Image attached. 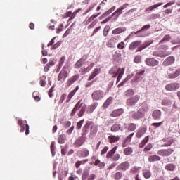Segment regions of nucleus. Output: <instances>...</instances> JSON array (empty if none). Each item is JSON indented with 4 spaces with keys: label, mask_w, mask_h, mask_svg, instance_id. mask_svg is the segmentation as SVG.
I'll list each match as a JSON object with an SVG mask.
<instances>
[{
    "label": "nucleus",
    "mask_w": 180,
    "mask_h": 180,
    "mask_svg": "<svg viewBox=\"0 0 180 180\" xmlns=\"http://www.w3.org/2000/svg\"><path fill=\"white\" fill-rule=\"evenodd\" d=\"M150 43L148 42H145L142 46H139L136 51H141V50H144V49H147L148 46H150Z\"/></svg>",
    "instance_id": "3c124183"
},
{
    "label": "nucleus",
    "mask_w": 180,
    "mask_h": 180,
    "mask_svg": "<svg viewBox=\"0 0 180 180\" xmlns=\"http://www.w3.org/2000/svg\"><path fill=\"white\" fill-rule=\"evenodd\" d=\"M84 105V102H82V100H79L75 105L73 109L72 110V112H70V116L72 117L75 116L77 112H77L78 117H82L84 115H85V110H86V107L82 106Z\"/></svg>",
    "instance_id": "f257e3e1"
},
{
    "label": "nucleus",
    "mask_w": 180,
    "mask_h": 180,
    "mask_svg": "<svg viewBox=\"0 0 180 180\" xmlns=\"http://www.w3.org/2000/svg\"><path fill=\"white\" fill-rule=\"evenodd\" d=\"M99 15H101V13H98L97 14H93L87 20V22H92V20H94V19H95L96 18H98V16H99Z\"/></svg>",
    "instance_id": "680f3d73"
},
{
    "label": "nucleus",
    "mask_w": 180,
    "mask_h": 180,
    "mask_svg": "<svg viewBox=\"0 0 180 180\" xmlns=\"http://www.w3.org/2000/svg\"><path fill=\"white\" fill-rule=\"evenodd\" d=\"M119 71H120V68H117V66H114L110 70L109 74L110 75H113V74H119Z\"/></svg>",
    "instance_id": "4c0bfd02"
},
{
    "label": "nucleus",
    "mask_w": 180,
    "mask_h": 180,
    "mask_svg": "<svg viewBox=\"0 0 180 180\" xmlns=\"http://www.w3.org/2000/svg\"><path fill=\"white\" fill-rule=\"evenodd\" d=\"M124 155H131L133 154V148L131 147H127L124 150Z\"/></svg>",
    "instance_id": "c03bdc74"
},
{
    "label": "nucleus",
    "mask_w": 180,
    "mask_h": 180,
    "mask_svg": "<svg viewBox=\"0 0 180 180\" xmlns=\"http://www.w3.org/2000/svg\"><path fill=\"white\" fill-rule=\"evenodd\" d=\"M122 129V125L120 124L115 123L111 127V131L113 133H116L117 131H119Z\"/></svg>",
    "instance_id": "2f4dec72"
},
{
    "label": "nucleus",
    "mask_w": 180,
    "mask_h": 180,
    "mask_svg": "<svg viewBox=\"0 0 180 180\" xmlns=\"http://www.w3.org/2000/svg\"><path fill=\"white\" fill-rule=\"evenodd\" d=\"M109 143H117L120 140V137L116 136L115 135H110L108 136Z\"/></svg>",
    "instance_id": "72a5a7b5"
},
{
    "label": "nucleus",
    "mask_w": 180,
    "mask_h": 180,
    "mask_svg": "<svg viewBox=\"0 0 180 180\" xmlns=\"http://www.w3.org/2000/svg\"><path fill=\"white\" fill-rule=\"evenodd\" d=\"M84 122H85V120L83 119L80 121H79L77 123V126H76V130H81V128L82 127V124H84Z\"/></svg>",
    "instance_id": "5fc2aeb1"
},
{
    "label": "nucleus",
    "mask_w": 180,
    "mask_h": 180,
    "mask_svg": "<svg viewBox=\"0 0 180 180\" xmlns=\"http://www.w3.org/2000/svg\"><path fill=\"white\" fill-rule=\"evenodd\" d=\"M79 77H80V75L77 74L69 78L66 82V87L70 88V86H71V85H72L74 82H76V81H78L79 79Z\"/></svg>",
    "instance_id": "9b49d317"
},
{
    "label": "nucleus",
    "mask_w": 180,
    "mask_h": 180,
    "mask_svg": "<svg viewBox=\"0 0 180 180\" xmlns=\"http://www.w3.org/2000/svg\"><path fill=\"white\" fill-rule=\"evenodd\" d=\"M109 30H110V27L109 25H106L103 31V34L104 37H106L108 36Z\"/></svg>",
    "instance_id": "603ef678"
},
{
    "label": "nucleus",
    "mask_w": 180,
    "mask_h": 180,
    "mask_svg": "<svg viewBox=\"0 0 180 180\" xmlns=\"http://www.w3.org/2000/svg\"><path fill=\"white\" fill-rule=\"evenodd\" d=\"M78 89H79V86H77L73 91L69 93L66 102H70L71 99H72V97L74 95H75V94H77V91H78Z\"/></svg>",
    "instance_id": "bb28decb"
},
{
    "label": "nucleus",
    "mask_w": 180,
    "mask_h": 180,
    "mask_svg": "<svg viewBox=\"0 0 180 180\" xmlns=\"http://www.w3.org/2000/svg\"><path fill=\"white\" fill-rule=\"evenodd\" d=\"M67 98V94H63L60 96V98L58 101V103H63L64 101H65V98Z\"/></svg>",
    "instance_id": "338daca9"
},
{
    "label": "nucleus",
    "mask_w": 180,
    "mask_h": 180,
    "mask_svg": "<svg viewBox=\"0 0 180 180\" xmlns=\"http://www.w3.org/2000/svg\"><path fill=\"white\" fill-rule=\"evenodd\" d=\"M51 151L53 157L56 155V147L54 146V142H51Z\"/></svg>",
    "instance_id": "bf43d9fd"
},
{
    "label": "nucleus",
    "mask_w": 180,
    "mask_h": 180,
    "mask_svg": "<svg viewBox=\"0 0 180 180\" xmlns=\"http://www.w3.org/2000/svg\"><path fill=\"white\" fill-rule=\"evenodd\" d=\"M119 40H120V36L119 35L111 37L107 43V46L111 49L115 47V45L117 43V41H119Z\"/></svg>",
    "instance_id": "1a4fd4ad"
},
{
    "label": "nucleus",
    "mask_w": 180,
    "mask_h": 180,
    "mask_svg": "<svg viewBox=\"0 0 180 180\" xmlns=\"http://www.w3.org/2000/svg\"><path fill=\"white\" fill-rule=\"evenodd\" d=\"M67 77H68V72L65 70V68H63L58 75V81L63 84L67 79Z\"/></svg>",
    "instance_id": "0eeeda50"
},
{
    "label": "nucleus",
    "mask_w": 180,
    "mask_h": 180,
    "mask_svg": "<svg viewBox=\"0 0 180 180\" xmlns=\"http://www.w3.org/2000/svg\"><path fill=\"white\" fill-rule=\"evenodd\" d=\"M123 32H126V27H118L115 28L112 31V34H120V33H123Z\"/></svg>",
    "instance_id": "c85d7f7f"
},
{
    "label": "nucleus",
    "mask_w": 180,
    "mask_h": 180,
    "mask_svg": "<svg viewBox=\"0 0 180 180\" xmlns=\"http://www.w3.org/2000/svg\"><path fill=\"white\" fill-rule=\"evenodd\" d=\"M113 102V97H109L103 103V106L106 109V108H109L110 106V103Z\"/></svg>",
    "instance_id": "ea45409f"
},
{
    "label": "nucleus",
    "mask_w": 180,
    "mask_h": 180,
    "mask_svg": "<svg viewBox=\"0 0 180 180\" xmlns=\"http://www.w3.org/2000/svg\"><path fill=\"white\" fill-rule=\"evenodd\" d=\"M144 116H146V114L143 112H142L141 110H139L136 112H131V117L134 120H139V119H143Z\"/></svg>",
    "instance_id": "6e6552de"
},
{
    "label": "nucleus",
    "mask_w": 180,
    "mask_h": 180,
    "mask_svg": "<svg viewBox=\"0 0 180 180\" xmlns=\"http://www.w3.org/2000/svg\"><path fill=\"white\" fill-rule=\"evenodd\" d=\"M166 143H165L162 147H169L172 143H174V139H171V138H168L167 139H165Z\"/></svg>",
    "instance_id": "de8ad7c7"
},
{
    "label": "nucleus",
    "mask_w": 180,
    "mask_h": 180,
    "mask_svg": "<svg viewBox=\"0 0 180 180\" xmlns=\"http://www.w3.org/2000/svg\"><path fill=\"white\" fill-rule=\"evenodd\" d=\"M116 150H117V146H115L111 150H110L107 155L106 158H111L112 161H119L120 159V155L119 153L115 154L116 153Z\"/></svg>",
    "instance_id": "f03ea898"
},
{
    "label": "nucleus",
    "mask_w": 180,
    "mask_h": 180,
    "mask_svg": "<svg viewBox=\"0 0 180 180\" xmlns=\"http://www.w3.org/2000/svg\"><path fill=\"white\" fill-rule=\"evenodd\" d=\"M174 153V149L167 148V149H161L158 151V155L161 157H169L171 154Z\"/></svg>",
    "instance_id": "423d86ee"
},
{
    "label": "nucleus",
    "mask_w": 180,
    "mask_h": 180,
    "mask_svg": "<svg viewBox=\"0 0 180 180\" xmlns=\"http://www.w3.org/2000/svg\"><path fill=\"white\" fill-rule=\"evenodd\" d=\"M164 5V3H158V4H154L153 6H149L145 10V12H151V11H154V9H157L159 6Z\"/></svg>",
    "instance_id": "cd10ccee"
},
{
    "label": "nucleus",
    "mask_w": 180,
    "mask_h": 180,
    "mask_svg": "<svg viewBox=\"0 0 180 180\" xmlns=\"http://www.w3.org/2000/svg\"><path fill=\"white\" fill-rule=\"evenodd\" d=\"M134 63L139 64V63H141V56H136L134 58Z\"/></svg>",
    "instance_id": "774afa93"
},
{
    "label": "nucleus",
    "mask_w": 180,
    "mask_h": 180,
    "mask_svg": "<svg viewBox=\"0 0 180 180\" xmlns=\"http://www.w3.org/2000/svg\"><path fill=\"white\" fill-rule=\"evenodd\" d=\"M113 58L114 60H120L122 58V54L118 52H115Z\"/></svg>",
    "instance_id": "e2e57ef3"
},
{
    "label": "nucleus",
    "mask_w": 180,
    "mask_h": 180,
    "mask_svg": "<svg viewBox=\"0 0 180 180\" xmlns=\"http://www.w3.org/2000/svg\"><path fill=\"white\" fill-rule=\"evenodd\" d=\"M161 104L163 106H168V105H171V101L167 98H165V99L162 100Z\"/></svg>",
    "instance_id": "4d7b16f0"
},
{
    "label": "nucleus",
    "mask_w": 180,
    "mask_h": 180,
    "mask_svg": "<svg viewBox=\"0 0 180 180\" xmlns=\"http://www.w3.org/2000/svg\"><path fill=\"white\" fill-rule=\"evenodd\" d=\"M105 96V93L102 90H96L91 94L93 101H101Z\"/></svg>",
    "instance_id": "7ed1b4c3"
},
{
    "label": "nucleus",
    "mask_w": 180,
    "mask_h": 180,
    "mask_svg": "<svg viewBox=\"0 0 180 180\" xmlns=\"http://www.w3.org/2000/svg\"><path fill=\"white\" fill-rule=\"evenodd\" d=\"M145 63L149 67H155L160 64V62L154 58H148L146 59Z\"/></svg>",
    "instance_id": "f8f14e48"
},
{
    "label": "nucleus",
    "mask_w": 180,
    "mask_h": 180,
    "mask_svg": "<svg viewBox=\"0 0 180 180\" xmlns=\"http://www.w3.org/2000/svg\"><path fill=\"white\" fill-rule=\"evenodd\" d=\"M80 157L85 158L89 155V150L85 148L79 151Z\"/></svg>",
    "instance_id": "7c9ffc66"
},
{
    "label": "nucleus",
    "mask_w": 180,
    "mask_h": 180,
    "mask_svg": "<svg viewBox=\"0 0 180 180\" xmlns=\"http://www.w3.org/2000/svg\"><path fill=\"white\" fill-rule=\"evenodd\" d=\"M153 56H154L155 57L164 58V57H167V56H168V54L165 53L164 52H161V51H154L153 53Z\"/></svg>",
    "instance_id": "58836bf2"
},
{
    "label": "nucleus",
    "mask_w": 180,
    "mask_h": 180,
    "mask_svg": "<svg viewBox=\"0 0 180 180\" xmlns=\"http://www.w3.org/2000/svg\"><path fill=\"white\" fill-rule=\"evenodd\" d=\"M88 178H89V172L86 170L82 174V180H86Z\"/></svg>",
    "instance_id": "6e6d98bb"
},
{
    "label": "nucleus",
    "mask_w": 180,
    "mask_h": 180,
    "mask_svg": "<svg viewBox=\"0 0 180 180\" xmlns=\"http://www.w3.org/2000/svg\"><path fill=\"white\" fill-rule=\"evenodd\" d=\"M65 139H67V136L65 135H59L58 138V143H59V144H64V143H65Z\"/></svg>",
    "instance_id": "79ce46f5"
},
{
    "label": "nucleus",
    "mask_w": 180,
    "mask_h": 180,
    "mask_svg": "<svg viewBox=\"0 0 180 180\" xmlns=\"http://www.w3.org/2000/svg\"><path fill=\"white\" fill-rule=\"evenodd\" d=\"M179 75H180V68H178L175 70L174 72L169 73L168 78H169V79H174L175 78H178Z\"/></svg>",
    "instance_id": "5701e85b"
},
{
    "label": "nucleus",
    "mask_w": 180,
    "mask_h": 180,
    "mask_svg": "<svg viewBox=\"0 0 180 180\" xmlns=\"http://www.w3.org/2000/svg\"><path fill=\"white\" fill-rule=\"evenodd\" d=\"M130 167V163L128 161L120 163L117 167V171H127Z\"/></svg>",
    "instance_id": "ddd939ff"
},
{
    "label": "nucleus",
    "mask_w": 180,
    "mask_h": 180,
    "mask_svg": "<svg viewBox=\"0 0 180 180\" xmlns=\"http://www.w3.org/2000/svg\"><path fill=\"white\" fill-rule=\"evenodd\" d=\"M149 162H154V161H161V157L157 155H153L148 157Z\"/></svg>",
    "instance_id": "c756f323"
},
{
    "label": "nucleus",
    "mask_w": 180,
    "mask_h": 180,
    "mask_svg": "<svg viewBox=\"0 0 180 180\" xmlns=\"http://www.w3.org/2000/svg\"><path fill=\"white\" fill-rule=\"evenodd\" d=\"M167 171H174L176 166L173 163H169L165 167Z\"/></svg>",
    "instance_id": "37998d69"
},
{
    "label": "nucleus",
    "mask_w": 180,
    "mask_h": 180,
    "mask_svg": "<svg viewBox=\"0 0 180 180\" xmlns=\"http://www.w3.org/2000/svg\"><path fill=\"white\" fill-rule=\"evenodd\" d=\"M88 161H89V160L88 159H84L83 160H78L75 162V168H77V169H78V168H79V167H81V165H84V164H86V162H88Z\"/></svg>",
    "instance_id": "c9c22d12"
},
{
    "label": "nucleus",
    "mask_w": 180,
    "mask_h": 180,
    "mask_svg": "<svg viewBox=\"0 0 180 180\" xmlns=\"http://www.w3.org/2000/svg\"><path fill=\"white\" fill-rule=\"evenodd\" d=\"M141 110L144 113L145 112H148L150 110V107L147 103L143 104Z\"/></svg>",
    "instance_id": "864d4df0"
},
{
    "label": "nucleus",
    "mask_w": 180,
    "mask_h": 180,
    "mask_svg": "<svg viewBox=\"0 0 180 180\" xmlns=\"http://www.w3.org/2000/svg\"><path fill=\"white\" fill-rule=\"evenodd\" d=\"M134 95V90H133L132 89H129L125 91L124 93V96L126 98H131V96H133Z\"/></svg>",
    "instance_id": "e433bc0d"
},
{
    "label": "nucleus",
    "mask_w": 180,
    "mask_h": 180,
    "mask_svg": "<svg viewBox=\"0 0 180 180\" xmlns=\"http://www.w3.org/2000/svg\"><path fill=\"white\" fill-rule=\"evenodd\" d=\"M123 13L122 11L119 8H117L112 15L111 16H115V20L119 19V16Z\"/></svg>",
    "instance_id": "a19ab883"
},
{
    "label": "nucleus",
    "mask_w": 180,
    "mask_h": 180,
    "mask_svg": "<svg viewBox=\"0 0 180 180\" xmlns=\"http://www.w3.org/2000/svg\"><path fill=\"white\" fill-rule=\"evenodd\" d=\"M140 101V96L135 95L129 98H127L126 103L127 106H134Z\"/></svg>",
    "instance_id": "20e7f679"
},
{
    "label": "nucleus",
    "mask_w": 180,
    "mask_h": 180,
    "mask_svg": "<svg viewBox=\"0 0 180 180\" xmlns=\"http://www.w3.org/2000/svg\"><path fill=\"white\" fill-rule=\"evenodd\" d=\"M179 88H180V84L179 83H176V82L169 83L167 84L165 87L166 91H169L170 92L176 91L177 89H179Z\"/></svg>",
    "instance_id": "39448f33"
},
{
    "label": "nucleus",
    "mask_w": 180,
    "mask_h": 180,
    "mask_svg": "<svg viewBox=\"0 0 180 180\" xmlns=\"http://www.w3.org/2000/svg\"><path fill=\"white\" fill-rule=\"evenodd\" d=\"M169 40H171V36H169V34L165 35L163 39L160 41V44H161V43H162V41H169Z\"/></svg>",
    "instance_id": "0e129e2a"
},
{
    "label": "nucleus",
    "mask_w": 180,
    "mask_h": 180,
    "mask_svg": "<svg viewBox=\"0 0 180 180\" xmlns=\"http://www.w3.org/2000/svg\"><path fill=\"white\" fill-rule=\"evenodd\" d=\"M114 179L115 180H120L122 179V178H123V173L120 172H117L115 174H114Z\"/></svg>",
    "instance_id": "09e8293b"
},
{
    "label": "nucleus",
    "mask_w": 180,
    "mask_h": 180,
    "mask_svg": "<svg viewBox=\"0 0 180 180\" xmlns=\"http://www.w3.org/2000/svg\"><path fill=\"white\" fill-rule=\"evenodd\" d=\"M39 84L41 86H46V76L43 75L40 77Z\"/></svg>",
    "instance_id": "13d9d810"
},
{
    "label": "nucleus",
    "mask_w": 180,
    "mask_h": 180,
    "mask_svg": "<svg viewBox=\"0 0 180 180\" xmlns=\"http://www.w3.org/2000/svg\"><path fill=\"white\" fill-rule=\"evenodd\" d=\"M161 110H154L152 112V117L154 120H160L161 119Z\"/></svg>",
    "instance_id": "4be33fe9"
},
{
    "label": "nucleus",
    "mask_w": 180,
    "mask_h": 180,
    "mask_svg": "<svg viewBox=\"0 0 180 180\" xmlns=\"http://www.w3.org/2000/svg\"><path fill=\"white\" fill-rule=\"evenodd\" d=\"M94 65H95L94 63H91L90 65H88L86 68H81L80 72L82 75H85L87 72H89L92 68H94Z\"/></svg>",
    "instance_id": "412c9836"
},
{
    "label": "nucleus",
    "mask_w": 180,
    "mask_h": 180,
    "mask_svg": "<svg viewBox=\"0 0 180 180\" xmlns=\"http://www.w3.org/2000/svg\"><path fill=\"white\" fill-rule=\"evenodd\" d=\"M151 27V25L150 24L146 25L143 26L139 30L134 32V34H139V33H141V32H144L146 30H148Z\"/></svg>",
    "instance_id": "f704fd0d"
},
{
    "label": "nucleus",
    "mask_w": 180,
    "mask_h": 180,
    "mask_svg": "<svg viewBox=\"0 0 180 180\" xmlns=\"http://www.w3.org/2000/svg\"><path fill=\"white\" fill-rule=\"evenodd\" d=\"M153 148V144L152 143H148L143 149V153H147L150 151Z\"/></svg>",
    "instance_id": "052dcab7"
},
{
    "label": "nucleus",
    "mask_w": 180,
    "mask_h": 180,
    "mask_svg": "<svg viewBox=\"0 0 180 180\" xmlns=\"http://www.w3.org/2000/svg\"><path fill=\"white\" fill-rule=\"evenodd\" d=\"M131 75H129L127 76V77L121 82L118 84V88H120V86H123V85H124V84H126V82H127V81H129V79H131Z\"/></svg>",
    "instance_id": "49530a36"
},
{
    "label": "nucleus",
    "mask_w": 180,
    "mask_h": 180,
    "mask_svg": "<svg viewBox=\"0 0 180 180\" xmlns=\"http://www.w3.org/2000/svg\"><path fill=\"white\" fill-rule=\"evenodd\" d=\"M98 108V103H94L87 107L86 113L91 115Z\"/></svg>",
    "instance_id": "b1692460"
},
{
    "label": "nucleus",
    "mask_w": 180,
    "mask_h": 180,
    "mask_svg": "<svg viewBox=\"0 0 180 180\" xmlns=\"http://www.w3.org/2000/svg\"><path fill=\"white\" fill-rule=\"evenodd\" d=\"M153 174L151 173V171L149 169H143V176L146 179H150L151 178Z\"/></svg>",
    "instance_id": "473e14b6"
},
{
    "label": "nucleus",
    "mask_w": 180,
    "mask_h": 180,
    "mask_svg": "<svg viewBox=\"0 0 180 180\" xmlns=\"http://www.w3.org/2000/svg\"><path fill=\"white\" fill-rule=\"evenodd\" d=\"M146 131H147V128H146V127H142L139 128L137 130V132L136 134V137L137 139H141L142 136H144V134H146Z\"/></svg>",
    "instance_id": "6ab92c4d"
},
{
    "label": "nucleus",
    "mask_w": 180,
    "mask_h": 180,
    "mask_svg": "<svg viewBox=\"0 0 180 180\" xmlns=\"http://www.w3.org/2000/svg\"><path fill=\"white\" fill-rule=\"evenodd\" d=\"M91 124H92V121H86V124L82 129V137H85V136L89 133V128L91 127Z\"/></svg>",
    "instance_id": "9d476101"
},
{
    "label": "nucleus",
    "mask_w": 180,
    "mask_h": 180,
    "mask_svg": "<svg viewBox=\"0 0 180 180\" xmlns=\"http://www.w3.org/2000/svg\"><path fill=\"white\" fill-rule=\"evenodd\" d=\"M124 110L123 108L117 109L113 110L110 114V116L111 117H119V116H121V115H123Z\"/></svg>",
    "instance_id": "f3484780"
},
{
    "label": "nucleus",
    "mask_w": 180,
    "mask_h": 180,
    "mask_svg": "<svg viewBox=\"0 0 180 180\" xmlns=\"http://www.w3.org/2000/svg\"><path fill=\"white\" fill-rule=\"evenodd\" d=\"M32 96L36 102H40L41 98L39 96V91H34Z\"/></svg>",
    "instance_id": "8fccbe9b"
},
{
    "label": "nucleus",
    "mask_w": 180,
    "mask_h": 180,
    "mask_svg": "<svg viewBox=\"0 0 180 180\" xmlns=\"http://www.w3.org/2000/svg\"><path fill=\"white\" fill-rule=\"evenodd\" d=\"M99 74H101V68H94L93 70V72L89 77L88 81H92V79H94V78H95V77H97V75H99Z\"/></svg>",
    "instance_id": "a211bd4d"
},
{
    "label": "nucleus",
    "mask_w": 180,
    "mask_h": 180,
    "mask_svg": "<svg viewBox=\"0 0 180 180\" xmlns=\"http://www.w3.org/2000/svg\"><path fill=\"white\" fill-rule=\"evenodd\" d=\"M115 10H116V6H113L112 7L109 8L107 11H105L104 13H103L99 17V19L100 20L105 19V18H106V16H108V15H110V13H112V12H115Z\"/></svg>",
    "instance_id": "aec40b11"
},
{
    "label": "nucleus",
    "mask_w": 180,
    "mask_h": 180,
    "mask_svg": "<svg viewBox=\"0 0 180 180\" xmlns=\"http://www.w3.org/2000/svg\"><path fill=\"white\" fill-rule=\"evenodd\" d=\"M88 57L82 56L79 60H77L75 64V68L79 69L81 68L84 64H85V61H86Z\"/></svg>",
    "instance_id": "dca6fc26"
},
{
    "label": "nucleus",
    "mask_w": 180,
    "mask_h": 180,
    "mask_svg": "<svg viewBox=\"0 0 180 180\" xmlns=\"http://www.w3.org/2000/svg\"><path fill=\"white\" fill-rule=\"evenodd\" d=\"M174 63H175V57L169 56L163 61L162 65H164V67H168V65H172Z\"/></svg>",
    "instance_id": "2eb2a0df"
},
{
    "label": "nucleus",
    "mask_w": 180,
    "mask_h": 180,
    "mask_svg": "<svg viewBox=\"0 0 180 180\" xmlns=\"http://www.w3.org/2000/svg\"><path fill=\"white\" fill-rule=\"evenodd\" d=\"M142 41H134L132 43L130 44L129 46V50H136L140 44H141Z\"/></svg>",
    "instance_id": "393cba45"
},
{
    "label": "nucleus",
    "mask_w": 180,
    "mask_h": 180,
    "mask_svg": "<svg viewBox=\"0 0 180 180\" xmlns=\"http://www.w3.org/2000/svg\"><path fill=\"white\" fill-rule=\"evenodd\" d=\"M86 141V137L82 136L76 139V141L73 143V146L76 148H78L81 147L84 144V143H85Z\"/></svg>",
    "instance_id": "4468645a"
},
{
    "label": "nucleus",
    "mask_w": 180,
    "mask_h": 180,
    "mask_svg": "<svg viewBox=\"0 0 180 180\" xmlns=\"http://www.w3.org/2000/svg\"><path fill=\"white\" fill-rule=\"evenodd\" d=\"M172 5H175V0H173L172 1L168 2L165 5L163 6V8L166 9V8H168L169 6H172Z\"/></svg>",
    "instance_id": "69168bd1"
},
{
    "label": "nucleus",
    "mask_w": 180,
    "mask_h": 180,
    "mask_svg": "<svg viewBox=\"0 0 180 180\" xmlns=\"http://www.w3.org/2000/svg\"><path fill=\"white\" fill-rule=\"evenodd\" d=\"M136 129H137V124H136L134 123L129 124L128 128H127L128 131H134V130H136Z\"/></svg>",
    "instance_id": "a18cd8bd"
},
{
    "label": "nucleus",
    "mask_w": 180,
    "mask_h": 180,
    "mask_svg": "<svg viewBox=\"0 0 180 180\" xmlns=\"http://www.w3.org/2000/svg\"><path fill=\"white\" fill-rule=\"evenodd\" d=\"M96 133H98V126L92 122V124L90 125V134L91 136H95Z\"/></svg>",
    "instance_id": "a878e982"
}]
</instances>
